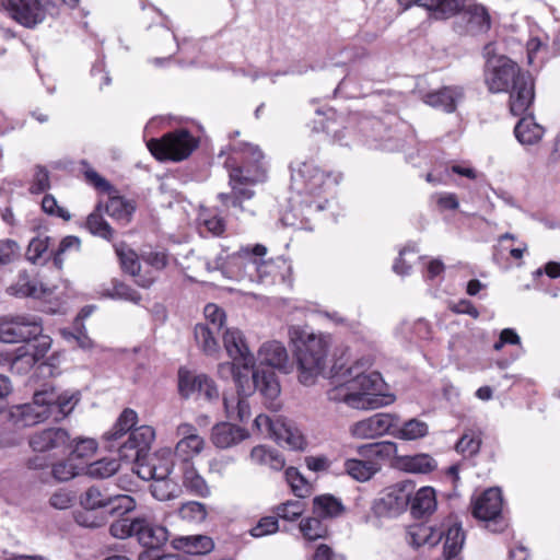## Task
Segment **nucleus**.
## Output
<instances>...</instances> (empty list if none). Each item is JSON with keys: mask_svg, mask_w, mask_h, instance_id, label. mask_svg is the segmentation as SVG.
I'll return each mask as SVG.
<instances>
[{"mask_svg": "<svg viewBox=\"0 0 560 560\" xmlns=\"http://www.w3.org/2000/svg\"><path fill=\"white\" fill-rule=\"evenodd\" d=\"M486 57L485 82L492 93H510V110L513 115L525 114L534 102V81L527 71L506 56L495 55L492 44L483 48Z\"/></svg>", "mask_w": 560, "mask_h": 560, "instance_id": "obj_1", "label": "nucleus"}, {"mask_svg": "<svg viewBox=\"0 0 560 560\" xmlns=\"http://www.w3.org/2000/svg\"><path fill=\"white\" fill-rule=\"evenodd\" d=\"M232 150L241 155L242 165H234V159L225 162L229 168L231 192H221L218 198L223 206L244 211L243 202L250 200L255 195L252 187L266 178L264 154L258 147L250 143L233 145Z\"/></svg>", "mask_w": 560, "mask_h": 560, "instance_id": "obj_2", "label": "nucleus"}, {"mask_svg": "<svg viewBox=\"0 0 560 560\" xmlns=\"http://www.w3.org/2000/svg\"><path fill=\"white\" fill-rule=\"evenodd\" d=\"M288 335L294 347L300 383L305 386L314 385L326 369L327 340L323 335H316L302 326H291Z\"/></svg>", "mask_w": 560, "mask_h": 560, "instance_id": "obj_3", "label": "nucleus"}, {"mask_svg": "<svg viewBox=\"0 0 560 560\" xmlns=\"http://www.w3.org/2000/svg\"><path fill=\"white\" fill-rule=\"evenodd\" d=\"M42 322L36 316L18 315L0 318V341L24 342L31 355L38 362L51 348V338L43 335Z\"/></svg>", "mask_w": 560, "mask_h": 560, "instance_id": "obj_4", "label": "nucleus"}, {"mask_svg": "<svg viewBox=\"0 0 560 560\" xmlns=\"http://www.w3.org/2000/svg\"><path fill=\"white\" fill-rule=\"evenodd\" d=\"M372 363L370 357H362L346 369V375L350 377L352 389L363 404V409L380 408L393 401L390 396L384 394L385 383L382 375L369 371Z\"/></svg>", "mask_w": 560, "mask_h": 560, "instance_id": "obj_5", "label": "nucleus"}, {"mask_svg": "<svg viewBox=\"0 0 560 560\" xmlns=\"http://www.w3.org/2000/svg\"><path fill=\"white\" fill-rule=\"evenodd\" d=\"M109 534L117 539L135 537L142 547L152 550L160 549L168 540L167 528L147 515L119 517L110 524Z\"/></svg>", "mask_w": 560, "mask_h": 560, "instance_id": "obj_6", "label": "nucleus"}, {"mask_svg": "<svg viewBox=\"0 0 560 560\" xmlns=\"http://www.w3.org/2000/svg\"><path fill=\"white\" fill-rule=\"evenodd\" d=\"M357 453L361 458H348L343 463L346 474L359 482L369 481L376 475L381 465L374 458H390L397 454V444L390 441L363 444Z\"/></svg>", "mask_w": 560, "mask_h": 560, "instance_id": "obj_7", "label": "nucleus"}, {"mask_svg": "<svg viewBox=\"0 0 560 560\" xmlns=\"http://www.w3.org/2000/svg\"><path fill=\"white\" fill-rule=\"evenodd\" d=\"M149 151L160 161H182L187 159L197 148L196 139L185 129L175 130L160 139H150Z\"/></svg>", "mask_w": 560, "mask_h": 560, "instance_id": "obj_8", "label": "nucleus"}, {"mask_svg": "<svg viewBox=\"0 0 560 560\" xmlns=\"http://www.w3.org/2000/svg\"><path fill=\"white\" fill-rule=\"evenodd\" d=\"M340 179V174L325 173L311 162L301 163L291 174L292 188L306 195H318L326 188L338 185Z\"/></svg>", "mask_w": 560, "mask_h": 560, "instance_id": "obj_9", "label": "nucleus"}, {"mask_svg": "<svg viewBox=\"0 0 560 560\" xmlns=\"http://www.w3.org/2000/svg\"><path fill=\"white\" fill-rule=\"evenodd\" d=\"M175 433L178 441L174 447V463L179 466L194 464L192 459L206 447L205 439L199 435L197 428L188 422L179 423Z\"/></svg>", "mask_w": 560, "mask_h": 560, "instance_id": "obj_10", "label": "nucleus"}, {"mask_svg": "<svg viewBox=\"0 0 560 560\" xmlns=\"http://www.w3.org/2000/svg\"><path fill=\"white\" fill-rule=\"evenodd\" d=\"M502 494L499 488L486 490L474 503L472 514L475 517L487 522V527L493 532H502L505 522L501 517Z\"/></svg>", "mask_w": 560, "mask_h": 560, "instance_id": "obj_11", "label": "nucleus"}, {"mask_svg": "<svg viewBox=\"0 0 560 560\" xmlns=\"http://www.w3.org/2000/svg\"><path fill=\"white\" fill-rule=\"evenodd\" d=\"M3 5L14 21L32 28L45 20L50 0H3Z\"/></svg>", "mask_w": 560, "mask_h": 560, "instance_id": "obj_12", "label": "nucleus"}, {"mask_svg": "<svg viewBox=\"0 0 560 560\" xmlns=\"http://www.w3.org/2000/svg\"><path fill=\"white\" fill-rule=\"evenodd\" d=\"M399 418L392 413L380 412L353 422L349 434L357 440H373L397 428Z\"/></svg>", "mask_w": 560, "mask_h": 560, "instance_id": "obj_13", "label": "nucleus"}, {"mask_svg": "<svg viewBox=\"0 0 560 560\" xmlns=\"http://www.w3.org/2000/svg\"><path fill=\"white\" fill-rule=\"evenodd\" d=\"M411 493L412 485L410 482H400L387 488L374 504L375 513L381 516L400 514L409 505Z\"/></svg>", "mask_w": 560, "mask_h": 560, "instance_id": "obj_14", "label": "nucleus"}, {"mask_svg": "<svg viewBox=\"0 0 560 560\" xmlns=\"http://www.w3.org/2000/svg\"><path fill=\"white\" fill-rule=\"evenodd\" d=\"M36 400L43 402L47 420L60 421L73 410L79 398L74 394H58L51 387L36 392Z\"/></svg>", "mask_w": 560, "mask_h": 560, "instance_id": "obj_15", "label": "nucleus"}, {"mask_svg": "<svg viewBox=\"0 0 560 560\" xmlns=\"http://www.w3.org/2000/svg\"><path fill=\"white\" fill-rule=\"evenodd\" d=\"M178 390L184 398L197 394L210 401L219 397V390L210 377L185 369L178 371Z\"/></svg>", "mask_w": 560, "mask_h": 560, "instance_id": "obj_16", "label": "nucleus"}, {"mask_svg": "<svg viewBox=\"0 0 560 560\" xmlns=\"http://www.w3.org/2000/svg\"><path fill=\"white\" fill-rule=\"evenodd\" d=\"M252 378L254 390L260 394L265 406L269 409L278 410L281 407L279 399L281 387L276 372L265 366H257L253 371Z\"/></svg>", "mask_w": 560, "mask_h": 560, "instance_id": "obj_17", "label": "nucleus"}, {"mask_svg": "<svg viewBox=\"0 0 560 560\" xmlns=\"http://www.w3.org/2000/svg\"><path fill=\"white\" fill-rule=\"evenodd\" d=\"M223 342L228 354L233 360L231 365H226L233 375L238 373L235 372V366H242L245 370L254 366V355L249 352L238 329H228L223 335Z\"/></svg>", "mask_w": 560, "mask_h": 560, "instance_id": "obj_18", "label": "nucleus"}, {"mask_svg": "<svg viewBox=\"0 0 560 560\" xmlns=\"http://www.w3.org/2000/svg\"><path fill=\"white\" fill-rule=\"evenodd\" d=\"M155 439L150 425H140L129 432L128 439L118 445L119 456L124 459L142 457Z\"/></svg>", "mask_w": 560, "mask_h": 560, "instance_id": "obj_19", "label": "nucleus"}, {"mask_svg": "<svg viewBox=\"0 0 560 560\" xmlns=\"http://www.w3.org/2000/svg\"><path fill=\"white\" fill-rule=\"evenodd\" d=\"M230 264L238 267L241 273L238 278H248L253 282L267 283L269 280L273 265L259 258H253L248 253L237 254L231 258Z\"/></svg>", "mask_w": 560, "mask_h": 560, "instance_id": "obj_20", "label": "nucleus"}, {"mask_svg": "<svg viewBox=\"0 0 560 560\" xmlns=\"http://www.w3.org/2000/svg\"><path fill=\"white\" fill-rule=\"evenodd\" d=\"M47 420L43 402L36 400V393L33 401L23 405L12 406L8 412V425L22 429L35 425Z\"/></svg>", "mask_w": 560, "mask_h": 560, "instance_id": "obj_21", "label": "nucleus"}, {"mask_svg": "<svg viewBox=\"0 0 560 560\" xmlns=\"http://www.w3.org/2000/svg\"><path fill=\"white\" fill-rule=\"evenodd\" d=\"M47 420L43 402L36 400V393L33 401L23 405L12 406L8 412V425L22 429L35 425Z\"/></svg>", "mask_w": 560, "mask_h": 560, "instance_id": "obj_22", "label": "nucleus"}, {"mask_svg": "<svg viewBox=\"0 0 560 560\" xmlns=\"http://www.w3.org/2000/svg\"><path fill=\"white\" fill-rule=\"evenodd\" d=\"M47 420L43 402L36 400V393L33 401L23 405L12 406L8 412V425L22 429L35 425Z\"/></svg>", "mask_w": 560, "mask_h": 560, "instance_id": "obj_23", "label": "nucleus"}, {"mask_svg": "<svg viewBox=\"0 0 560 560\" xmlns=\"http://www.w3.org/2000/svg\"><path fill=\"white\" fill-rule=\"evenodd\" d=\"M28 445L36 453L62 450L70 445V435L62 428H47L32 433Z\"/></svg>", "mask_w": 560, "mask_h": 560, "instance_id": "obj_24", "label": "nucleus"}, {"mask_svg": "<svg viewBox=\"0 0 560 560\" xmlns=\"http://www.w3.org/2000/svg\"><path fill=\"white\" fill-rule=\"evenodd\" d=\"M464 92L459 86H444L422 96V101L434 108L441 109L445 113H453L457 104L463 100Z\"/></svg>", "mask_w": 560, "mask_h": 560, "instance_id": "obj_25", "label": "nucleus"}, {"mask_svg": "<svg viewBox=\"0 0 560 560\" xmlns=\"http://www.w3.org/2000/svg\"><path fill=\"white\" fill-rule=\"evenodd\" d=\"M332 383L334 386L327 392L330 401L345 402L351 408L363 409V404L360 402L359 396L352 389L350 377L346 375V369L334 375Z\"/></svg>", "mask_w": 560, "mask_h": 560, "instance_id": "obj_26", "label": "nucleus"}, {"mask_svg": "<svg viewBox=\"0 0 560 560\" xmlns=\"http://www.w3.org/2000/svg\"><path fill=\"white\" fill-rule=\"evenodd\" d=\"M248 438L245 429L229 422L215 424L211 430V442L218 448H230Z\"/></svg>", "mask_w": 560, "mask_h": 560, "instance_id": "obj_27", "label": "nucleus"}, {"mask_svg": "<svg viewBox=\"0 0 560 560\" xmlns=\"http://www.w3.org/2000/svg\"><path fill=\"white\" fill-rule=\"evenodd\" d=\"M259 365L287 372L289 355L285 347L279 341L265 342L258 351Z\"/></svg>", "mask_w": 560, "mask_h": 560, "instance_id": "obj_28", "label": "nucleus"}, {"mask_svg": "<svg viewBox=\"0 0 560 560\" xmlns=\"http://www.w3.org/2000/svg\"><path fill=\"white\" fill-rule=\"evenodd\" d=\"M278 444L299 450L303 447L304 439L301 432L290 422L276 417L273 430L270 434Z\"/></svg>", "mask_w": 560, "mask_h": 560, "instance_id": "obj_29", "label": "nucleus"}, {"mask_svg": "<svg viewBox=\"0 0 560 560\" xmlns=\"http://www.w3.org/2000/svg\"><path fill=\"white\" fill-rule=\"evenodd\" d=\"M462 18L467 23V31L474 35L486 33L490 30L491 18L487 9L481 4H468L462 8Z\"/></svg>", "mask_w": 560, "mask_h": 560, "instance_id": "obj_30", "label": "nucleus"}, {"mask_svg": "<svg viewBox=\"0 0 560 560\" xmlns=\"http://www.w3.org/2000/svg\"><path fill=\"white\" fill-rule=\"evenodd\" d=\"M8 291L15 296H31L36 299L43 298L51 292L50 289L32 279L26 272H21L16 281L9 287Z\"/></svg>", "mask_w": 560, "mask_h": 560, "instance_id": "obj_31", "label": "nucleus"}, {"mask_svg": "<svg viewBox=\"0 0 560 560\" xmlns=\"http://www.w3.org/2000/svg\"><path fill=\"white\" fill-rule=\"evenodd\" d=\"M417 5L424 8L436 20L448 19L464 8V0H418Z\"/></svg>", "mask_w": 560, "mask_h": 560, "instance_id": "obj_32", "label": "nucleus"}, {"mask_svg": "<svg viewBox=\"0 0 560 560\" xmlns=\"http://www.w3.org/2000/svg\"><path fill=\"white\" fill-rule=\"evenodd\" d=\"M182 470L183 486L192 494L207 498L210 495V487L206 479L198 472L195 464L179 466Z\"/></svg>", "mask_w": 560, "mask_h": 560, "instance_id": "obj_33", "label": "nucleus"}, {"mask_svg": "<svg viewBox=\"0 0 560 560\" xmlns=\"http://www.w3.org/2000/svg\"><path fill=\"white\" fill-rule=\"evenodd\" d=\"M514 133L522 144L533 145L542 139L545 129L534 120L533 116H525L516 124Z\"/></svg>", "mask_w": 560, "mask_h": 560, "instance_id": "obj_34", "label": "nucleus"}, {"mask_svg": "<svg viewBox=\"0 0 560 560\" xmlns=\"http://www.w3.org/2000/svg\"><path fill=\"white\" fill-rule=\"evenodd\" d=\"M138 422V415L135 410L127 408L125 409L113 428L105 433L104 438L110 443L108 447H114V442L119 441L126 434L133 430Z\"/></svg>", "mask_w": 560, "mask_h": 560, "instance_id": "obj_35", "label": "nucleus"}, {"mask_svg": "<svg viewBox=\"0 0 560 560\" xmlns=\"http://www.w3.org/2000/svg\"><path fill=\"white\" fill-rule=\"evenodd\" d=\"M174 547L189 555H205L213 549V541L205 535L180 536L173 541Z\"/></svg>", "mask_w": 560, "mask_h": 560, "instance_id": "obj_36", "label": "nucleus"}, {"mask_svg": "<svg viewBox=\"0 0 560 560\" xmlns=\"http://www.w3.org/2000/svg\"><path fill=\"white\" fill-rule=\"evenodd\" d=\"M411 513L416 517H421L424 514L431 513L436 508L435 492L430 487L420 488L410 499Z\"/></svg>", "mask_w": 560, "mask_h": 560, "instance_id": "obj_37", "label": "nucleus"}, {"mask_svg": "<svg viewBox=\"0 0 560 560\" xmlns=\"http://www.w3.org/2000/svg\"><path fill=\"white\" fill-rule=\"evenodd\" d=\"M313 511L318 517L332 518L341 515L345 506L336 497L322 494L313 499Z\"/></svg>", "mask_w": 560, "mask_h": 560, "instance_id": "obj_38", "label": "nucleus"}, {"mask_svg": "<svg viewBox=\"0 0 560 560\" xmlns=\"http://www.w3.org/2000/svg\"><path fill=\"white\" fill-rule=\"evenodd\" d=\"M136 210L133 201L120 196H113L105 206V211L112 218L128 223Z\"/></svg>", "mask_w": 560, "mask_h": 560, "instance_id": "obj_39", "label": "nucleus"}, {"mask_svg": "<svg viewBox=\"0 0 560 560\" xmlns=\"http://www.w3.org/2000/svg\"><path fill=\"white\" fill-rule=\"evenodd\" d=\"M220 331L210 328L209 324H197L194 329L198 347L208 355L214 354L219 349L215 335Z\"/></svg>", "mask_w": 560, "mask_h": 560, "instance_id": "obj_40", "label": "nucleus"}, {"mask_svg": "<svg viewBox=\"0 0 560 560\" xmlns=\"http://www.w3.org/2000/svg\"><path fill=\"white\" fill-rule=\"evenodd\" d=\"M101 209L102 206L97 205L95 210L89 214L85 225L91 234L109 241L114 235V230L103 218Z\"/></svg>", "mask_w": 560, "mask_h": 560, "instance_id": "obj_41", "label": "nucleus"}, {"mask_svg": "<svg viewBox=\"0 0 560 560\" xmlns=\"http://www.w3.org/2000/svg\"><path fill=\"white\" fill-rule=\"evenodd\" d=\"M115 252L119 258L122 270L132 277H138L141 265L137 253L125 243L115 245Z\"/></svg>", "mask_w": 560, "mask_h": 560, "instance_id": "obj_42", "label": "nucleus"}, {"mask_svg": "<svg viewBox=\"0 0 560 560\" xmlns=\"http://www.w3.org/2000/svg\"><path fill=\"white\" fill-rule=\"evenodd\" d=\"M402 468L412 474H427L435 469L436 462L428 454L405 456L401 459Z\"/></svg>", "mask_w": 560, "mask_h": 560, "instance_id": "obj_43", "label": "nucleus"}, {"mask_svg": "<svg viewBox=\"0 0 560 560\" xmlns=\"http://www.w3.org/2000/svg\"><path fill=\"white\" fill-rule=\"evenodd\" d=\"M120 468V464L115 458H102L89 464L85 474L95 479H105L115 475Z\"/></svg>", "mask_w": 560, "mask_h": 560, "instance_id": "obj_44", "label": "nucleus"}, {"mask_svg": "<svg viewBox=\"0 0 560 560\" xmlns=\"http://www.w3.org/2000/svg\"><path fill=\"white\" fill-rule=\"evenodd\" d=\"M465 534L457 523L451 525L445 533L444 557L455 558L460 552Z\"/></svg>", "mask_w": 560, "mask_h": 560, "instance_id": "obj_45", "label": "nucleus"}, {"mask_svg": "<svg viewBox=\"0 0 560 560\" xmlns=\"http://www.w3.org/2000/svg\"><path fill=\"white\" fill-rule=\"evenodd\" d=\"M36 361L31 355L30 347L23 345L12 350L10 369L18 374H25L35 365Z\"/></svg>", "mask_w": 560, "mask_h": 560, "instance_id": "obj_46", "label": "nucleus"}, {"mask_svg": "<svg viewBox=\"0 0 560 560\" xmlns=\"http://www.w3.org/2000/svg\"><path fill=\"white\" fill-rule=\"evenodd\" d=\"M429 432V427L424 421L410 419L406 421L397 431L393 433L401 440L412 441L424 438Z\"/></svg>", "mask_w": 560, "mask_h": 560, "instance_id": "obj_47", "label": "nucleus"}, {"mask_svg": "<svg viewBox=\"0 0 560 560\" xmlns=\"http://www.w3.org/2000/svg\"><path fill=\"white\" fill-rule=\"evenodd\" d=\"M137 506L136 500L129 494L108 495L106 508L110 515L124 516Z\"/></svg>", "mask_w": 560, "mask_h": 560, "instance_id": "obj_48", "label": "nucleus"}, {"mask_svg": "<svg viewBox=\"0 0 560 560\" xmlns=\"http://www.w3.org/2000/svg\"><path fill=\"white\" fill-rule=\"evenodd\" d=\"M103 295L110 299L129 301L139 304L141 295L128 284L120 281H113L112 288L104 290Z\"/></svg>", "mask_w": 560, "mask_h": 560, "instance_id": "obj_49", "label": "nucleus"}, {"mask_svg": "<svg viewBox=\"0 0 560 560\" xmlns=\"http://www.w3.org/2000/svg\"><path fill=\"white\" fill-rule=\"evenodd\" d=\"M150 488L152 495L159 501L175 499L182 491L179 486L171 479L155 480Z\"/></svg>", "mask_w": 560, "mask_h": 560, "instance_id": "obj_50", "label": "nucleus"}, {"mask_svg": "<svg viewBox=\"0 0 560 560\" xmlns=\"http://www.w3.org/2000/svg\"><path fill=\"white\" fill-rule=\"evenodd\" d=\"M108 495L103 493L97 487L88 488L80 495V505L84 510H98L106 508Z\"/></svg>", "mask_w": 560, "mask_h": 560, "instance_id": "obj_51", "label": "nucleus"}, {"mask_svg": "<svg viewBox=\"0 0 560 560\" xmlns=\"http://www.w3.org/2000/svg\"><path fill=\"white\" fill-rule=\"evenodd\" d=\"M305 510V505L300 500H289L275 506L273 512L277 518L288 522L299 518Z\"/></svg>", "mask_w": 560, "mask_h": 560, "instance_id": "obj_52", "label": "nucleus"}, {"mask_svg": "<svg viewBox=\"0 0 560 560\" xmlns=\"http://www.w3.org/2000/svg\"><path fill=\"white\" fill-rule=\"evenodd\" d=\"M285 479L289 482L292 491L299 498L307 497L312 491V486L305 480V478L294 467L285 469Z\"/></svg>", "mask_w": 560, "mask_h": 560, "instance_id": "obj_53", "label": "nucleus"}, {"mask_svg": "<svg viewBox=\"0 0 560 560\" xmlns=\"http://www.w3.org/2000/svg\"><path fill=\"white\" fill-rule=\"evenodd\" d=\"M481 439L479 433L469 430L465 432L456 443V451L465 456H472L480 450Z\"/></svg>", "mask_w": 560, "mask_h": 560, "instance_id": "obj_54", "label": "nucleus"}, {"mask_svg": "<svg viewBox=\"0 0 560 560\" xmlns=\"http://www.w3.org/2000/svg\"><path fill=\"white\" fill-rule=\"evenodd\" d=\"M300 530L303 536L308 540H316L323 538L327 534L326 526L318 517H307L301 521Z\"/></svg>", "mask_w": 560, "mask_h": 560, "instance_id": "obj_55", "label": "nucleus"}, {"mask_svg": "<svg viewBox=\"0 0 560 560\" xmlns=\"http://www.w3.org/2000/svg\"><path fill=\"white\" fill-rule=\"evenodd\" d=\"M52 477L60 481H69L80 474V468L73 464L72 458L56 463L51 468Z\"/></svg>", "mask_w": 560, "mask_h": 560, "instance_id": "obj_56", "label": "nucleus"}, {"mask_svg": "<svg viewBox=\"0 0 560 560\" xmlns=\"http://www.w3.org/2000/svg\"><path fill=\"white\" fill-rule=\"evenodd\" d=\"M96 510H84L77 512L74 520L78 525L86 528H98L106 523V516L103 513H96Z\"/></svg>", "mask_w": 560, "mask_h": 560, "instance_id": "obj_57", "label": "nucleus"}, {"mask_svg": "<svg viewBox=\"0 0 560 560\" xmlns=\"http://www.w3.org/2000/svg\"><path fill=\"white\" fill-rule=\"evenodd\" d=\"M234 381L236 383L237 388H240V399H238V411H236L234 420H240L241 422L247 421L250 417V408L249 404L246 399V396L250 394V390H246L242 384V374L238 371L237 374L234 375Z\"/></svg>", "mask_w": 560, "mask_h": 560, "instance_id": "obj_58", "label": "nucleus"}, {"mask_svg": "<svg viewBox=\"0 0 560 560\" xmlns=\"http://www.w3.org/2000/svg\"><path fill=\"white\" fill-rule=\"evenodd\" d=\"M179 514L183 520L198 523L206 518L207 509L203 503L190 501L182 505Z\"/></svg>", "mask_w": 560, "mask_h": 560, "instance_id": "obj_59", "label": "nucleus"}, {"mask_svg": "<svg viewBox=\"0 0 560 560\" xmlns=\"http://www.w3.org/2000/svg\"><path fill=\"white\" fill-rule=\"evenodd\" d=\"M206 323L210 328L220 331L225 323V313L218 305L209 303L203 310Z\"/></svg>", "mask_w": 560, "mask_h": 560, "instance_id": "obj_60", "label": "nucleus"}, {"mask_svg": "<svg viewBox=\"0 0 560 560\" xmlns=\"http://www.w3.org/2000/svg\"><path fill=\"white\" fill-rule=\"evenodd\" d=\"M278 529L279 525L277 516H265L261 517L257 525L250 529V535L258 538L275 534Z\"/></svg>", "mask_w": 560, "mask_h": 560, "instance_id": "obj_61", "label": "nucleus"}, {"mask_svg": "<svg viewBox=\"0 0 560 560\" xmlns=\"http://www.w3.org/2000/svg\"><path fill=\"white\" fill-rule=\"evenodd\" d=\"M20 255V246L13 240L0 241V264L8 265L14 261Z\"/></svg>", "mask_w": 560, "mask_h": 560, "instance_id": "obj_62", "label": "nucleus"}, {"mask_svg": "<svg viewBox=\"0 0 560 560\" xmlns=\"http://www.w3.org/2000/svg\"><path fill=\"white\" fill-rule=\"evenodd\" d=\"M48 249V237H34L26 249L27 260L36 264Z\"/></svg>", "mask_w": 560, "mask_h": 560, "instance_id": "obj_63", "label": "nucleus"}, {"mask_svg": "<svg viewBox=\"0 0 560 560\" xmlns=\"http://www.w3.org/2000/svg\"><path fill=\"white\" fill-rule=\"evenodd\" d=\"M50 180L49 173L43 166H36L30 191L32 194H42L49 189Z\"/></svg>", "mask_w": 560, "mask_h": 560, "instance_id": "obj_64", "label": "nucleus"}]
</instances>
